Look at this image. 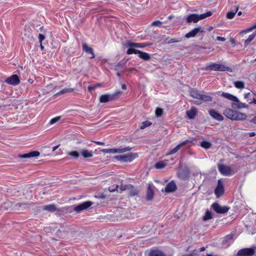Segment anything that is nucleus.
<instances>
[{"instance_id": "nucleus-1", "label": "nucleus", "mask_w": 256, "mask_h": 256, "mask_svg": "<svg viewBox=\"0 0 256 256\" xmlns=\"http://www.w3.org/2000/svg\"><path fill=\"white\" fill-rule=\"evenodd\" d=\"M223 114L228 118L232 120H243L246 119V114L233 110L231 108L226 109Z\"/></svg>"}, {"instance_id": "nucleus-2", "label": "nucleus", "mask_w": 256, "mask_h": 256, "mask_svg": "<svg viewBox=\"0 0 256 256\" xmlns=\"http://www.w3.org/2000/svg\"><path fill=\"white\" fill-rule=\"evenodd\" d=\"M212 14V13L210 12H208L205 14H190L187 16L186 22L188 23H191L192 22L196 23L200 20H203L207 17L211 16Z\"/></svg>"}, {"instance_id": "nucleus-3", "label": "nucleus", "mask_w": 256, "mask_h": 256, "mask_svg": "<svg viewBox=\"0 0 256 256\" xmlns=\"http://www.w3.org/2000/svg\"><path fill=\"white\" fill-rule=\"evenodd\" d=\"M122 94V92L117 90L112 94H104L100 96L99 98L100 102L105 103L110 101L114 100L118 98Z\"/></svg>"}, {"instance_id": "nucleus-4", "label": "nucleus", "mask_w": 256, "mask_h": 256, "mask_svg": "<svg viewBox=\"0 0 256 256\" xmlns=\"http://www.w3.org/2000/svg\"><path fill=\"white\" fill-rule=\"evenodd\" d=\"M205 70H216L220 72H232V69L228 66L222 64H218L216 63H212L210 65L206 66Z\"/></svg>"}, {"instance_id": "nucleus-5", "label": "nucleus", "mask_w": 256, "mask_h": 256, "mask_svg": "<svg viewBox=\"0 0 256 256\" xmlns=\"http://www.w3.org/2000/svg\"><path fill=\"white\" fill-rule=\"evenodd\" d=\"M138 156L137 154L129 153L125 155L116 156L114 158L122 162H130Z\"/></svg>"}, {"instance_id": "nucleus-6", "label": "nucleus", "mask_w": 256, "mask_h": 256, "mask_svg": "<svg viewBox=\"0 0 256 256\" xmlns=\"http://www.w3.org/2000/svg\"><path fill=\"white\" fill-rule=\"evenodd\" d=\"M212 208L217 214H224L226 213L230 209L228 206H221L218 202H215L212 205Z\"/></svg>"}, {"instance_id": "nucleus-7", "label": "nucleus", "mask_w": 256, "mask_h": 256, "mask_svg": "<svg viewBox=\"0 0 256 256\" xmlns=\"http://www.w3.org/2000/svg\"><path fill=\"white\" fill-rule=\"evenodd\" d=\"M132 150V148L126 146L124 148L102 149L100 150V151L104 154H116L123 153L126 152L130 151Z\"/></svg>"}, {"instance_id": "nucleus-8", "label": "nucleus", "mask_w": 256, "mask_h": 256, "mask_svg": "<svg viewBox=\"0 0 256 256\" xmlns=\"http://www.w3.org/2000/svg\"><path fill=\"white\" fill-rule=\"evenodd\" d=\"M255 246L240 249L238 252L236 256H253L255 254Z\"/></svg>"}, {"instance_id": "nucleus-9", "label": "nucleus", "mask_w": 256, "mask_h": 256, "mask_svg": "<svg viewBox=\"0 0 256 256\" xmlns=\"http://www.w3.org/2000/svg\"><path fill=\"white\" fill-rule=\"evenodd\" d=\"M93 202L90 201L84 202L74 208V210L77 212H80L84 210H86L90 208Z\"/></svg>"}, {"instance_id": "nucleus-10", "label": "nucleus", "mask_w": 256, "mask_h": 256, "mask_svg": "<svg viewBox=\"0 0 256 256\" xmlns=\"http://www.w3.org/2000/svg\"><path fill=\"white\" fill-rule=\"evenodd\" d=\"M218 169L220 172L224 176H229L232 174V168L228 166L219 164Z\"/></svg>"}, {"instance_id": "nucleus-11", "label": "nucleus", "mask_w": 256, "mask_h": 256, "mask_svg": "<svg viewBox=\"0 0 256 256\" xmlns=\"http://www.w3.org/2000/svg\"><path fill=\"white\" fill-rule=\"evenodd\" d=\"M177 190V186L174 180L170 181L168 183L164 188L162 190V192H165L166 193H170L175 192Z\"/></svg>"}, {"instance_id": "nucleus-12", "label": "nucleus", "mask_w": 256, "mask_h": 256, "mask_svg": "<svg viewBox=\"0 0 256 256\" xmlns=\"http://www.w3.org/2000/svg\"><path fill=\"white\" fill-rule=\"evenodd\" d=\"M5 82L12 86H16L20 82V80L16 74H12L8 78Z\"/></svg>"}, {"instance_id": "nucleus-13", "label": "nucleus", "mask_w": 256, "mask_h": 256, "mask_svg": "<svg viewBox=\"0 0 256 256\" xmlns=\"http://www.w3.org/2000/svg\"><path fill=\"white\" fill-rule=\"evenodd\" d=\"M204 30L200 26H198L195 28L190 32L187 33L185 35V37L187 38H194L196 36V35L199 32H204Z\"/></svg>"}, {"instance_id": "nucleus-14", "label": "nucleus", "mask_w": 256, "mask_h": 256, "mask_svg": "<svg viewBox=\"0 0 256 256\" xmlns=\"http://www.w3.org/2000/svg\"><path fill=\"white\" fill-rule=\"evenodd\" d=\"M155 188L152 184H148L146 192V199L148 201L152 200L154 198V189Z\"/></svg>"}, {"instance_id": "nucleus-15", "label": "nucleus", "mask_w": 256, "mask_h": 256, "mask_svg": "<svg viewBox=\"0 0 256 256\" xmlns=\"http://www.w3.org/2000/svg\"><path fill=\"white\" fill-rule=\"evenodd\" d=\"M132 44H136V43L132 42H126L124 44L125 46L128 48V49L126 51V54H138V53H139L140 50L136 49V48H138V47L132 46H131Z\"/></svg>"}, {"instance_id": "nucleus-16", "label": "nucleus", "mask_w": 256, "mask_h": 256, "mask_svg": "<svg viewBox=\"0 0 256 256\" xmlns=\"http://www.w3.org/2000/svg\"><path fill=\"white\" fill-rule=\"evenodd\" d=\"M190 142H191L190 140H184V141L180 143L175 148H174L168 152V154H167L168 155H172V154H176V152H177L183 146H185L187 144H188V143H190Z\"/></svg>"}, {"instance_id": "nucleus-17", "label": "nucleus", "mask_w": 256, "mask_h": 256, "mask_svg": "<svg viewBox=\"0 0 256 256\" xmlns=\"http://www.w3.org/2000/svg\"><path fill=\"white\" fill-rule=\"evenodd\" d=\"M224 193V187L220 180L218 181V184L216 188L214 190V194L217 198L220 197Z\"/></svg>"}, {"instance_id": "nucleus-18", "label": "nucleus", "mask_w": 256, "mask_h": 256, "mask_svg": "<svg viewBox=\"0 0 256 256\" xmlns=\"http://www.w3.org/2000/svg\"><path fill=\"white\" fill-rule=\"evenodd\" d=\"M40 152L38 151H32L28 153L19 154L18 155V157L22 158H28L38 156H40Z\"/></svg>"}, {"instance_id": "nucleus-19", "label": "nucleus", "mask_w": 256, "mask_h": 256, "mask_svg": "<svg viewBox=\"0 0 256 256\" xmlns=\"http://www.w3.org/2000/svg\"><path fill=\"white\" fill-rule=\"evenodd\" d=\"M210 115L214 120L218 121H222L224 120V116L218 113L214 110H210L208 111Z\"/></svg>"}, {"instance_id": "nucleus-20", "label": "nucleus", "mask_w": 256, "mask_h": 256, "mask_svg": "<svg viewBox=\"0 0 256 256\" xmlns=\"http://www.w3.org/2000/svg\"><path fill=\"white\" fill-rule=\"evenodd\" d=\"M128 191L130 196H138L139 192L136 187L130 184H128Z\"/></svg>"}, {"instance_id": "nucleus-21", "label": "nucleus", "mask_w": 256, "mask_h": 256, "mask_svg": "<svg viewBox=\"0 0 256 256\" xmlns=\"http://www.w3.org/2000/svg\"><path fill=\"white\" fill-rule=\"evenodd\" d=\"M82 50L88 54H90V59H92L95 57V55L92 48L88 46L86 44H82Z\"/></svg>"}, {"instance_id": "nucleus-22", "label": "nucleus", "mask_w": 256, "mask_h": 256, "mask_svg": "<svg viewBox=\"0 0 256 256\" xmlns=\"http://www.w3.org/2000/svg\"><path fill=\"white\" fill-rule=\"evenodd\" d=\"M198 114L197 110L196 108H192L189 110L186 111V115L190 119H194Z\"/></svg>"}, {"instance_id": "nucleus-23", "label": "nucleus", "mask_w": 256, "mask_h": 256, "mask_svg": "<svg viewBox=\"0 0 256 256\" xmlns=\"http://www.w3.org/2000/svg\"><path fill=\"white\" fill-rule=\"evenodd\" d=\"M222 96L234 102H239L238 99L234 96L228 92H222Z\"/></svg>"}, {"instance_id": "nucleus-24", "label": "nucleus", "mask_w": 256, "mask_h": 256, "mask_svg": "<svg viewBox=\"0 0 256 256\" xmlns=\"http://www.w3.org/2000/svg\"><path fill=\"white\" fill-rule=\"evenodd\" d=\"M148 256H166L162 250H152L148 254Z\"/></svg>"}, {"instance_id": "nucleus-25", "label": "nucleus", "mask_w": 256, "mask_h": 256, "mask_svg": "<svg viewBox=\"0 0 256 256\" xmlns=\"http://www.w3.org/2000/svg\"><path fill=\"white\" fill-rule=\"evenodd\" d=\"M81 155L86 158H90L92 157L93 154L92 150H88L82 149L80 151Z\"/></svg>"}, {"instance_id": "nucleus-26", "label": "nucleus", "mask_w": 256, "mask_h": 256, "mask_svg": "<svg viewBox=\"0 0 256 256\" xmlns=\"http://www.w3.org/2000/svg\"><path fill=\"white\" fill-rule=\"evenodd\" d=\"M232 106L234 108L240 109L242 108H248V106L239 101V102H236V103L233 102L232 104Z\"/></svg>"}, {"instance_id": "nucleus-27", "label": "nucleus", "mask_w": 256, "mask_h": 256, "mask_svg": "<svg viewBox=\"0 0 256 256\" xmlns=\"http://www.w3.org/2000/svg\"><path fill=\"white\" fill-rule=\"evenodd\" d=\"M42 209L44 210L52 212L56 210V208L54 204H50L44 206Z\"/></svg>"}, {"instance_id": "nucleus-28", "label": "nucleus", "mask_w": 256, "mask_h": 256, "mask_svg": "<svg viewBox=\"0 0 256 256\" xmlns=\"http://www.w3.org/2000/svg\"><path fill=\"white\" fill-rule=\"evenodd\" d=\"M138 56L144 60H150V57L149 54L146 52H142V51H140L139 53H138Z\"/></svg>"}, {"instance_id": "nucleus-29", "label": "nucleus", "mask_w": 256, "mask_h": 256, "mask_svg": "<svg viewBox=\"0 0 256 256\" xmlns=\"http://www.w3.org/2000/svg\"><path fill=\"white\" fill-rule=\"evenodd\" d=\"M238 6H234V8L233 10H232L228 12L226 14V18L228 19L232 18L234 16L236 12H238Z\"/></svg>"}, {"instance_id": "nucleus-30", "label": "nucleus", "mask_w": 256, "mask_h": 256, "mask_svg": "<svg viewBox=\"0 0 256 256\" xmlns=\"http://www.w3.org/2000/svg\"><path fill=\"white\" fill-rule=\"evenodd\" d=\"M190 96L193 98L200 100L202 94L200 93L197 90H190Z\"/></svg>"}, {"instance_id": "nucleus-31", "label": "nucleus", "mask_w": 256, "mask_h": 256, "mask_svg": "<svg viewBox=\"0 0 256 256\" xmlns=\"http://www.w3.org/2000/svg\"><path fill=\"white\" fill-rule=\"evenodd\" d=\"M234 234H229L226 236L224 238V239L222 242V244L224 246L228 244L230 241H231L233 238Z\"/></svg>"}, {"instance_id": "nucleus-32", "label": "nucleus", "mask_w": 256, "mask_h": 256, "mask_svg": "<svg viewBox=\"0 0 256 256\" xmlns=\"http://www.w3.org/2000/svg\"><path fill=\"white\" fill-rule=\"evenodd\" d=\"M212 100V98L211 96L205 94H201L200 98V100L206 102H210Z\"/></svg>"}, {"instance_id": "nucleus-33", "label": "nucleus", "mask_w": 256, "mask_h": 256, "mask_svg": "<svg viewBox=\"0 0 256 256\" xmlns=\"http://www.w3.org/2000/svg\"><path fill=\"white\" fill-rule=\"evenodd\" d=\"M152 44L150 43H136V44H132V46L138 47V48H144L146 46H152Z\"/></svg>"}, {"instance_id": "nucleus-34", "label": "nucleus", "mask_w": 256, "mask_h": 256, "mask_svg": "<svg viewBox=\"0 0 256 256\" xmlns=\"http://www.w3.org/2000/svg\"><path fill=\"white\" fill-rule=\"evenodd\" d=\"M200 146L202 148H204L205 149H208L212 146V144L210 142H209L208 141H206V140L202 141L200 142Z\"/></svg>"}, {"instance_id": "nucleus-35", "label": "nucleus", "mask_w": 256, "mask_h": 256, "mask_svg": "<svg viewBox=\"0 0 256 256\" xmlns=\"http://www.w3.org/2000/svg\"><path fill=\"white\" fill-rule=\"evenodd\" d=\"M256 35V33H253L249 36L248 39L244 40V46H247L250 42H251L255 38Z\"/></svg>"}, {"instance_id": "nucleus-36", "label": "nucleus", "mask_w": 256, "mask_h": 256, "mask_svg": "<svg viewBox=\"0 0 256 256\" xmlns=\"http://www.w3.org/2000/svg\"><path fill=\"white\" fill-rule=\"evenodd\" d=\"M212 218V212L209 210H207L205 214V215L203 216L202 220L204 221H206Z\"/></svg>"}, {"instance_id": "nucleus-37", "label": "nucleus", "mask_w": 256, "mask_h": 256, "mask_svg": "<svg viewBox=\"0 0 256 256\" xmlns=\"http://www.w3.org/2000/svg\"><path fill=\"white\" fill-rule=\"evenodd\" d=\"M73 90H74L73 88H65L62 89V90H61L59 92H57L56 94H54V96H56L58 95L64 94L66 93V92H72Z\"/></svg>"}, {"instance_id": "nucleus-38", "label": "nucleus", "mask_w": 256, "mask_h": 256, "mask_svg": "<svg viewBox=\"0 0 256 256\" xmlns=\"http://www.w3.org/2000/svg\"><path fill=\"white\" fill-rule=\"evenodd\" d=\"M234 85L238 88H244V84L242 81H236L234 82Z\"/></svg>"}, {"instance_id": "nucleus-39", "label": "nucleus", "mask_w": 256, "mask_h": 256, "mask_svg": "<svg viewBox=\"0 0 256 256\" xmlns=\"http://www.w3.org/2000/svg\"><path fill=\"white\" fill-rule=\"evenodd\" d=\"M152 124V123L151 122L148 121V120L143 122L142 123L141 126H140V128L141 130H143V129L145 128H146L151 126Z\"/></svg>"}, {"instance_id": "nucleus-40", "label": "nucleus", "mask_w": 256, "mask_h": 256, "mask_svg": "<svg viewBox=\"0 0 256 256\" xmlns=\"http://www.w3.org/2000/svg\"><path fill=\"white\" fill-rule=\"evenodd\" d=\"M182 40V38H178L176 39L172 38L170 39L168 41L166 42V43L168 44H170L175 43V42H181Z\"/></svg>"}, {"instance_id": "nucleus-41", "label": "nucleus", "mask_w": 256, "mask_h": 256, "mask_svg": "<svg viewBox=\"0 0 256 256\" xmlns=\"http://www.w3.org/2000/svg\"><path fill=\"white\" fill-rule=\"evenodd\" d=\"M166 166V164L162 162H158L155 164V167L158 169H162Z\"/></svg>"}, {"instance_id": "nucleus-42", "label": "nucleus", "mask_w": 256, "mask_h": 256, "mask_svg": "<svg viewBox=\"0 0 256 256\" xmlns=\"http://www.w3.org/2000/svg\"><path fill=\"white\" fill-rule=\"evenodd\" d=\"M16 207L22 208V209H25L28 207V204L26 203H17L16 204Z\"/></svg>"}, {"instance_id": "nucleus-43", "label": "nucleus", "mask_w": 256, "mask_h": 256, "mask_svg": "<svg viewBox=\"0 0 256 256\" xmlns=\"http://www.w3.org/2000/svg\"><path fill=\"white\" fill-rule=\"evenodd\" d=\"M253 94H251L250 92L246 93L244 95V99H246L248 102L252 100Z\"/></svg>"}, {"instance_id": "nucleus-44", "label": "nucleus", "mask_w": 256, "mask_h": 256, "mask_svg": "<svg viewBox=\"0 0 256 256\" xmlns=\"http://www.w3.org/2000/svg\"><path fill=\"white\" fill-rule=\"evenodd\" d=\"M69 156L74 157V158H78L79 156V154L76 151H72L68 153Z\"/></svg>"}, {"instance_id": "nucleus-45", "label": "nucleus", "mask_w": 256, "mask_h": 256, "mask_svg": "<svg viewBox=\"0 0 256 256\" xmlns=\"http://www.w3.org/2000/svg\"><path fill=\"white\" fill-rule=\"evenodd\" d=\"M118 186L117 184L113 185L112 186L109 187L108 190L110 192H114L115 191H118Z\"/></svg>"}, {"instance_id": "nucleus-46", "label": "nucleus", "mask_w": 256, "mask_h": 256, "mask_svg": "<svg viewBox=\"0 0 256 256\" xmlns=\"http://www.w3.org/2000/svg\"><path fill=\"white\" fill-rule=\"evenodd\" d=\"M128 184H121L120 188V192H122L124 190H128Z\"/></svg>"}, {"instance_id": "nucleus-47", "label": "nucleus", "mask_w": 256, "mask_h": 256, "mask_svg": "<svg viewBox=\"0 0 256 256\" xmlns=\"http://www.w3.org/2000/svg\"><path fill=\"white\" fill-rule=\"evenodd\" d=\"M162 108H156V116L158 117V116H162Z\"/></svg>"}, {"instance_id": "nucleus-48", "label": "nucleus", "mask_w": 256, "mask_h": 256, "mask_svg": "<svg viewBox=\"0 0 256 256\" xmlns=\"http://www.w3.org/2000/svg\"><path fill=\"white\" fill-rule=\"evenodd\" d=\"M162 24V22L160 20H156L152 22L151 24L154 26H159Z\"/></svg>"}, {"instance_id": "nucleus-49", "label": "nucleus", "mask_w": 256, "mask_h": 256, "mask_svg": "<svg viewBox=\"0 0 256 256\" xmlns=\"http://www.w3.org/2000/svg\"><path fill=\"white\" fill-rule=\"evenodd\" d=\"M45 39V36L41 34H38V40L40 44L42 43V42Z\"/></svg>"}, {"instance_id": "nucleus-50", "label": "nucleus", "mask_w": 256, "mask_h": 256, "mask_svg": "<svg viewBox=\"0 0 256 256\" xmlns=\"http://www.w3.org/2000/svg\"><path fill=\"white\" fill-rule=\"evenodd\" d=\"M60 120V118H52L50 122V124H54L56 123V122H58Z\"/></svg>"}, {"instance_id": "nucleus-51", "label": "nucleus", "mask_w": 256, "mask_h": 256, "mask_svg": "<svg viewBox=\"0 0 256 256\" xmlns=\"http://www.w3.org/2000/svg\"><path fill=\"white\" fill-rule=\"evenodd\" d=\"M216 40H219V41H222V42H224L226 40V39L224 37L218 36L216 37Z\"/></svg>"}, {"instance_id": "nucleus-52", "label": "nucleus", "mask_w": 256, "mask_h": 256, "mask_svg": "<svg viewBox=\"0 0 256 256\" xmlns=\"http://www.w3.org/2000/svg\"><path fill=\"white\" fill-rule=\"evenodd\" d=\"M94 142L98 145H100V146H104L105 144L104 142H98V141H94Z\"/></svg>"}, {"instance_id": "nucleus-53", "label": "nucleus", "mask_w": 256, "mask_h": 256, "mask_svg": "<svg viewBox=\"0 0 256 256\" xmlns=\"http://www.w3.org/2000/svg\"><path fill=\"white\" fill-rule=\"evenodd\" d=\"M253 30L252 28V27H250L249 28H248V29H246V30H245L244 32H245V33H246V32H251Z\"/></svg>"}, {"instance_id": "nucleus-54", "label": "nucleus", "mask_w": 256, "mask_h": 256, "mask_svg": "<svg viewBox=\"0 0 256 256\" xmlns=\"http://www.w3.org/2000/svg\"><path fill=\"white\" fill-rule=\"evenodd\" d=\"M250 122H253L254 124H256V116H254L253 118L250 120Z\"/></svg>"}, {"instance_id": "nucleus-55", "label": "nucleus", "mask_w": 256, "mask_h": 256, "mask_svg": "<svg viewBox=\"0 0 256 256\" xmlns=\"http://www.w3.org/2000/svg\"><path fill=\"white\" fill-rule=\"evenodd\" d=\"M252 101H250L249 102V104H256V99L254 98H252Z\"/></svg>"}, {"instance_id": "nucleus-56", "label": "nucleus", "mask_w": 256, "mask_h": 256, "mask_svg": "<svg viewBox=\"0 0 256 256\" xmlns=\"http://www.w3.org/2000/svg\"><path fill=\"white\" fill-rule=\"evenodd\" d=\"M248 136L250 137L254 136H256V133L254 132H250L248 134Z\"/></svg>"}, {"instance_id": "nucleus-57", "label": "nucleus", "mask_w": 256, "mask_h": 256, "mask_svg": "<svg viewBox=\"0 0 256 256\" xmlns=\"http://www.w3.org/2000/svg\"><path fill=\"white\" fill-rule=\"evenodd\" d=\"M60 146V144H58V146H54L52 148V152H54L55 150H57Z\"/></svg>"}, {"instance_id": "nucleus-58", "label": "nucleus", "mask_w": 256, "mask_h": 256, "mask_svg": "<svg viewBox=\"0 0 256 256\" xmlns=\"http://www.w3.org/2000/svg\"><path fill=\"white\" fill-rule=\"evenodd\" d=\"M122 88L124 90H126V86L124 84H122Z\"/></svg>"}, {"instance_id": "nucleus-59", "label": "nucleus", "mask_w": 256, "mask_h": 256, "mask_svg": "<svg viewBox=\"0 0 256 256\" xmlns=\"http://www.w3.org/2000/svg\"><path fill=\"white\" fill-rule=\"evenodd\" d=\"M205 248L204 247H202V248H200V252H202V251H204L205 250Z\"/></svg>"}, {"instance_id": "nucleus-60", "label": "nucleus", "mask_w": 256, "mask_h": 256, "mask_svg": "<svg viewBox=\"0 0 256 256\" xmlns=\"http://www.w3.org/2000/svg\"><path fill=\"white\" fill-rule=\"evenodd\" d=\"M40 48L42 50H44V46H42V43L40 44Z\"/></svg>"}, {"instance_id": "nucleus-61", "label": "nucleus", "mask_w": 256, "mask_h": 256, "mask_svg": "<svg viewBox=\"0 0 256 256\" xmlns=\"http://www.w3.org/2000/svg\"><path fill=\"white\" fill-rule=\"evenodd\" d=\"M182 256H193V254H184Z\"/></svg>"}, {"instance_id": "nucleus-62", "label": "nucleus", "mask_w": 256, "mask_h": 256, "mask_svg": "<svg viewBox=\"0 0 256 256\" xmlns=\"http://www.w3.org/2000/svg\"><path fill=\"white\" fill-rule=\"evenodd\" d=\"M94 88L93 87L89 86L88 88V90H89V91H90V90H94Z\"/></svg>"}, {"instance_id": "nucleus-63", "label": "nucleus", "mask_w": 256, "mask_h": 256, "mask_svg": "<svg viewBox=\"0 0 256 256\" xmlns=\"http://www.w3.org/2000/svg\"><path fill=\"white\" fill-rule=\"evenodd\" d=\"M194 104H197V105H198V104H201V102H197V101H196V102H194Z\"/></svg>"}, {"instance_id": "nucleus-64", "label": "nucleus", "mask_w": 256, "mask_h": 256, "mask_svg": "<svg viewBox=\"0 0 256 256\" xmlns=\"http://www.w3.org/2000/svg\"><path fill=\"white\" fill-rule=\"evenodd\" d=\"M252 30H254V28H256V24L252 26Z\"/></svg>"}]
</instances>
